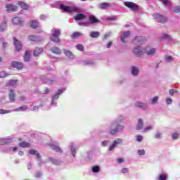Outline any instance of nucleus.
Returning <instances> with one entry per match:
<instances>
[{"mask_svg":"<svg viewBox=\"0 0 180 180\" xmlns=\"http://www.w3.org/2000/svg\"><path fill=\"white\" fill-rule=\"evenodd\" d=\"M49 147L52 148L54 151H56V153H63V149L58 146V143H50Z\"/></svg>","mask_w":180,"mask_h":180,"instance_id":"nucleus-7","label":"nucleus"},{"mask_svg":"<svg viewBox=\"0 0 180 180\" xmlns=\"http://www.w3.org/2000/svg\"><path fill=\"white\" fill-rule=\"evenodd\" d=\"M71 153H72V155L75 157V153H77V151L75 150V148L72 146L71 147Z\"/></svg>","mask_w":180,"mask_h":180,"instance_id":"nucleus-51","label":"nucleus"},{"mask_svg":"<svg viewBox=\"0 0 180 180\" xmlns=\"http://www.w3.org/2000/svg\"><path fill=\"white\" fill-rule=\"evenodd\" d=\"M172 139H173V140H176V139H179V134H178V133L173 134Z\"/></svg>","mask_w":180,"mask_h":180,"instance_id":"nucleus-46","label":"nucleus"},{"mask_svg":"<svg viewBox=\"0 0 180 180\" xmlns=\"http://www.w3.org/2000/svg\"><path fill=\"white\" fill-rule=\"evenodd\" d=\"M158 101V96H155L153 99H152V103L153 105H155V103H157V102Z\"/></svg>","mask_w":180,"mask_h":180,"instance_id":"nucleus-48","label":"nucleus"},{"mask_svg":"<svg viewBox=\"0 0 180 180\" xmlns=\"http://www.w3.org/2000/svg\"><path fill=\"white\" fill-rule=\"evenodd\" d=\"M13 44L15 47L16 51H18V52L20 51V50H22V43L20 42V41L18 40L15 37H13Z\"/></svg>","mask_w":180,"mask_h":180,"instance_id":"nucleus-6","label":"nucleus"},{"mask_svg":"<svg viewBox=\"0 0 180 180\" xmlns=\"http://www.w3.org/2000/svg\"><path fill=\"white\" fill-rule=\"evenodd\" d=\"M60 9L68 13H72V12H75L76 13H79L81 12V9L76 6H69L61 4Z\"/></svg>","mask_w":180,"mask_h":180,"instance_id":"nucleus-3","label":"nucleus"},{"mask_svg":"<svg viewBox=\"0 0 180 180\" xmlns=\"http://www.w3.org/2000/svg\"><path fill=\"white\" fill-rule=\"evenodd\" d=\"M121 172L122 174H127L129 172V169L124 167L123 169H122Z\"/></svg>","mask_w":180,"mask_h":180,"instance_id":"nucleus-52","label":"nucleus"},{"mask_svg":"<svg viewBox=\"0 0 180 180\" xmlns=\"http://www.w3.org/2000/svg\"><path fill=\"white\" fill-rule=\"evenodd\" d=\"M76 49L79 50V51H84V45L82 44H78L76 46Z\"/></svg>","mask_w":180,"mask_h":180,"instance_id":"nucleus-39","label":"nucleus"},{"mask_svg":"<svg viewBox=\"0 0 180 180\" xmlns=\"http://www.w3.org/2000/svg\"><path fill=\"white\" fill-rule=\"evenodd\" d=\"M123 129V125L119 124V122H117V121H114L109 126L108 133L111 136H115V134H117L119 131H122Z\"/></svg>","mask_w":180,"mask_h":180,"instance_id":"nucleus-2","label":"nucleus"},{"mask_svg":"<svg viewBox=\"0 0 180 180\" xmlns=\"http://www.w3.org/2000/svg\"><path fill=\"white\" fill-rule=\"evenodd\" d=\"M143 127H144V124L143 122V120L139 119L138 120V123L136 125V130H141L143 129Z\"/></svg>","mask_w":180,"mask_h":180,"instance_id":"nucleus-17","label":"nucleus"},{"mask_svg":"<svg viewBox=\"0 0 180 180\" xmlns=\"http://www.w3.org/2000/svg\"><path fill=\"white\" fill-rule=\"evenodd\" d=\"M151 129H153V127L151 126L146 127L144 128L143 132L147 133V131H149V130H151Z\"/></svg>","mask_w":180,"mask_h":180,"instance_id":"nucleus-50","label":"nucleus"},{"mask_svg":"<svg viewBox=\"0 0 180 180\" xmlns=\"http://www.w3.org/2000/svg\"><path fill=\"white\" fill-rule=\"evenodd\" d=\"M89 20L90 23H92V24L99 23V22H101V20H98L96 17H95V15H92L89 17Z\"/></svg>","mask_w":180,"mask_h":180,"instance_id":"nucleus-13","label":"nucleus"},{"mask_svg":"<svg viewBox=\"0 0 180 180\" xmlns=\"http://www.w3.org/2000/svg\"><path fill=\"white\" fill-rule=\"evenodd\" d=\"M161 133L158 132L155 135V139H161Z\"/></svg>","mask_w":180,"mask_h":180,"instance_id":"nucleus-55","label":"nucleus"},{"mask_svg":"<svg viewBox=\"0 0 180 180\" xmlns=\"http://www.w3.org/2000/svg\"><path fill=\"white\" fill-rule=\"evenodd\" d=\"M136 140L137 141H139V142L143 140V136L141 135L137 136Z\"/></svg>","mask_w":180,"mask_h":180,"instance_id":"nucleus-58","label":"nucleus"},{"mask_svg":"<svg viewBox=\"0 0 180 180\" xmlns=\"http://www.w3.org/2000/svg\"><path fill=\"white\" fill-rule=\"evenodd\" d=\"M30 27L32 29H37V27H39V21L36 20H30Z\"/></svg>","mask_w":180,"mask_h":180,"instance_id":"nucleus-11","label":"nucleus"},{"mask_svg":"<svg viewBox=\"0 0 180 180\" xmlns=\"http://www.w3.org/2000/svg\"><path fill=\"white\" fill-rule=\"evenodd\" d=\"M92 171L94 173H96L99 171V166H94L92 167Z\"/></svg>","mask_w":180,"mask_h":180,"instance_id":"nucleus-47","label":"nucleus"},{"mask_svg":"<svg viewBox=\"0 0 180 180\" xmlns=\"http://www.w3.org/2000/svg\"><path fill=\"white\" fill-rule=\"evenodd\" d=\"M41 53H43V48H37L34 51V56L37 57L38 56H40Z\"/></svg>","mask_w":180,"mask_h":180,"instance_id":"nucleus-20","label":"nucleus"},{"mask_svg":"<svg viewBox=\"0 0 180 180\" xmlns=\"http://www.w3.org/2000/svg\"><path fill=\"white\" fill-rule=\"evenodd\" d=\"M174 12L175 13H179V12H180V7H179V6H177V7L174 9Z\"/></svg>","mask_w":180,"mask_h":180,"instance_id":"nucleus-59","label":"nucleus"},{"mask_svg":"<svg viewBox=\"0 0 180 180\" xmlns=\"http://www.w3.org/2000/svg\"><path fill=\"white\" fill-rule=\"evenodd\" d=\"M101 34L99 33V32H91L90 33V36L91 37H92L93 39H96L97 37H99V35Z\"/></svg>","mask_w":180,"mask_h":180,"instance_id":"nucleus-30","label":"nucleus"},{"mask_svg":"<svg viewBox=\"0 0 180 180\" xmlns=\"http://www.w3.org/2000/svg\"><path fill=\"white\" fill-rule=\"evenodd\" d=\"M161 2L164 4V5H168V4H169V0H160Z\"/></svg>","mask_w":180,"mask_h":180,"instance_id":"nucleus-56","label":"nucleus"},{"mask_svg":"<svg viewBox=\"0 0 180 180\" xmlns=\"http://www.w3.org/2000/svg\"><path fill=\"white\" fill-rule=\"evenodd\" d=\"M51 40L54 43H60V38L59 37H57V36L52 35L51 37Z\"/></svg>","mask_w":180,"mask_h":180,"instance_id":"nucleus-32","label":"nucleus"},{"mask_svg":"<svg viewBox=\"0 0 180 180\" xmlns=\"http://www.w3.org/2000/svg\"><path fill=\"white\" fill-rule=\"evenodd\" d=\"M65 54L67 56V57H69V58H72V57H74L72 52L68 50H65Z\"/></svg>","mask_w":180,"mask_h":180,"instance_id":"nucleus-34","label":"nucleus"},{"mask_svg":"<svg viewBox=\"0 0 180 180\" xmlns=\"http://www.w3.org/2000/svg\"><path fill=\"white\" fill-rule=\"evenodd\" d=\"M19 146L21 147L22 148H26L27 147H30V143L29 142H20L19 143Z\"/></svg>","mask_w":180,"mask_h":180,"instance_id":"nucleus-27","label":"nucleus"},{"mask_svg":"<svg viewBox=\"0 0 180 180\" xmlns=\"http://www.w3.org/2000/svg\"><path fill=\"white\" fill-rule=\"evenodd\" d=\"M1 144L4 145V144H8V143H10L11 139H1Z\"/></svg>","mask_w":180,"mask_h":180,"instance_id":"nucleus-44","label":"nucleus"},{"mask_svg":"<svg viewBox=\"0 0 180 180\" xmlns=\"http://www.w3.org/2000/svg\"><path fill=\"white\" fill-rule=\"evenodd\" d=\"M144 41V38L143 37H136L135 39L132 41V43L134 44H137V43H141Z\"/></svg>","mask_w":180,"mask_h":180,"instance_id":"nucleus-16","label":"nucleus"},{"mask_svg":"<svg viewBox=\"0 0 180 180\" xmlns=\"http://www.w3.org/2000/svg\"><path fill=\"white\" fill-rule=\"evenodd\" d=\"M86 17L84 14L79 13L75 17V20H81L85 19Z\"/></svg>","mask_w":180,"mask_h":180,"instance_id":"nucleus-28","label":"nucleus"},{"mask_svg":"<svg viewBox=\"0 0 180 180\" xmlns=\"http://www.w3.org/2000/svg\"><path fill=\"white\" fill-rule=\"evenodd\" d=\"M81 36H82V34H81V32H76L72 34V37L73 39H75L77 37H81Z\"/></svg>","mask_w":180,"mask_h":180,"instance_id":"nucleus-36","label":"nucleus"},{"mask_svg":"<svg viewBox=\"0 0 180 180\" xmlns=\"http://www.w3.org/2000/svg\"><path fill=\"white\" fill-rule=\"evenodd\" d=\"M18 5L19 6H20V8H22V9H25V11H27V9H29V6H27V4L25 2L20 1L18 2Z\"/></svg>","mask_w":180,"mask_h":180,"instance_id":"nucleus-25","label":"nucleus"},{"mask_svg":"<svg viewBox=\"0 0 180 180\" xmlns=\"http://www.w3.org/2000/svg\"><path fill=\"white\" fill-rule=\"evenodd\" d=\"M51 52L53 54H60L61 53V49L58 47H53L51 49Z\"/></svg>","mask_w":180,"mask_h":180,"instance_id":"nucleus-22","label":"nucleus"},{"mask_svg":"<svg viewBox=\"0 0 180 180\" xmlns=\"http://www.w3.org/2000/svg\"><path fill=\"white\" fill-rule=\"evenodd\" d=\"M49 161L54 164L55 165H58V164H61V160L58 159H54L53 158H49Z\"/></svg>","mask_w":180,"mask_h":180,"instance_id":"nucleus-26","label":"nucleus"},{"mask_svg":"<svg viewBox=\"0 0 180 180\" xmlns=\"http://www.w3.org/2000/svg\"><path fill=\"white\" fill-rule=\"evenodd\" d=\"M116 147V145L115 143H112L110 147H109V151H112Z\"/></svg>","mask_w":180,"mask_h":180,"instance_id":"nucleus-57","label":"nucleus"},{"mask_svg":"<svg viewBox=\"0 0 180 180\" xmlns=\"http://www.w3.org/2000/svg\"><path fill=\"white\" fill-rule=\"evenodd\" d=\"M29 154H30L31 155H35L36 158L38 161H40V160H41V155L36 150L32 149V150H29Z\"/></svg>","mask_w":180,"mask_h":180,"instance_id":"nucleus-10","label":"nucleus"},{"mask_svg":"<svg viewBox=\"0 0 180 180\" xmlns=\"http://www.w3.org/2000/svg\"><path fill=\"white\" fill-rule=\"evenodd\" d=\"M120 143H122V139H115L113 143L115 145V146H117V144H120Z\"/></svg>","mask_w":180,"mask_h":180,"instance_id":"nucleus-43","label":"nucleus"},{"mask_svg":"<svg viewBox=\"0 0 180 180\" xmlns=\"http://www.w3.org/2000/svg\"><path fill=\"white\" fill-rule=\"evenodd\" d=\"M111 34L110 33H107L104 35V39L106 40L108 37H110Z\"/></svg>","mask_w":180,"mask_h":180,"instance_id":"nucleus-62","label":"nucleus"},{"mask_svg":"<svg viewBox=\"0 0 180 180\" xmlns=\"http://www.w3.org/2000/svg\"><path fill=\"white\" fill-rule=\"evenodd\" d=\"M109 6H110V4L106 2L100 4L101 9H105V8H109Z\"/></svg>","mask_w":180,"mask_h":180,"instance_id":"nucleus-33","label":"nucleus"},{"mask_svg":"<svg viewBox=\"0 0 180 180\" xmlns=\"http://www.w3.org/2000/svg\"><path fill=\"white\" fill-rule=\"evenodd\" d=\"M171 39V36L167 34H164L162 40H169Z\"/></svg>","mask_w":180,"mask_h":180,"instance_id":"nucleus-40","label":"nucleus"},{"mask_svg":"<svg viewBox=\"0 0 180 180\" xmlns=\"http://www.w3.org/2000/svg\"><path fill=\"white\" fill-rule=\"evenodd\" d=\"M124 6L129 9H133L134 11H139V9H140V6L139 5L130 1H126L124 3Z\"/></svg>","mask_w":180,"mask_h":180,"instance_id":"nucleus-5","label":"nucleus"},{"mask_svg":"<svg viewBox=\"0 0 180 180\" xmlns=\"http://www.w3.org/2000/svg\"><path fill=\"white\" fill-rule=\"evenodd\" d=\"M6 77H9V74L6 72H0V78H6Z\"/></svg>","mask_w":180,"mask_h":180,"instance_id":"nucleus-37","label":"nucleus"},{"mask_svg":"<svg viewBox=\"0 0 180 180\" xmlns=\"http://www.w3.org/2000/svg\"><path fill=\"white\" fill-rule=\"evenodd\" d=\"M166 102H167V105H171V103H172V99H171L170 98H167Z\"/></svg>","mask_w":180,"mask_h":180,"instance_id":"nucleus-54","label":"nucleus"},{"mask_svg":"<svg viewBox=\"0 0 180 180\" xmlns=\"http://www.w3.org/2000/svg\"><path fill=\"white\" fill-rule=\"evenodd\" d=\"M130 34H131L130 31H127L122 34V35L121 36V41H122V43H126V41H124V39H127V37H129Z\"/></svg>","mask_w":180,"mask_h":180,"instance_id":"nucleus-14","label":"nucleus"},{"mask_svg":"<svg viewBox=\"0 0 180 180\" xmlns=\"http://www.w3.org/2000/svg\"><path fill=\"white\" fill-rule=\"evenodd\" d=\"M6 23V20H4V22L1 23L0 25V32H5V30H6V27H8Z\"/></svg>","mask_w":180,"mask_h":180,"instance_id":"nucleus-24","label":"nucleus"},{"mask_svg":"<svg viewBox=\"0 0 180 180\" xmlns=\"http://www.w3.org/2000/svg\"><path fill=\"white\" fill-rule=\"evenodd\" d=\"M6 113H11V110L0 109V115H6Z\"/></svg>","mask_w":180,"mask_h":180,"instance_id":"nucleus-38","label":"nucleus"},{"mask_svg":"<svg viewBox=\"0 0 180 180\" xmlns=\"http://www.w3.org/2000/svg\"><path fill=\"white\" fill-rule=\"evenodd\" d=\"M24 61H25L26 63H28V61H30V52H29V51H27L25 53Z\"/></svg>","mask_w":180,"mask_h":180,"instance_id":"nucleus-23","label":"nucleus"},{"mask_svg":"<svg viewBox=\"0 0 180 180\" xmlns=\"http://www.w3.org/2000/svg\"><path fill=\"white\" fill-rule=\"evenodd\" d=\"M169 95H171V96H174V94H178V91L174 90V89H169Z\"/></svg>","mask_w":180,"mask_h":180,"instance_id":"nucleus-42","label":"nucleus"},{"mask_svg":"<svg viewBox=\"0 0 180 180\" xmlns=\"http://www.w3.org/2000/svg\"><path fill=\"white\" fill-rule=\"evenodd\" d=\"M112 44H113V42H112V41H109L107 44V49H110V47H112Z\"/></svg>","mask_w":180,"mask_h":180,"instance_id":"nucleus-60","label":"nucleus"},{"mask_svg":"<svg viewBox=\"0 0 180 180\" xmlns=\"http://www.w3.org/2000/svg\"><path fill=\"white\" fill-rule=\"evenodd\" d=\"M155 51H157L155 48H153L150 50L147 51V49H142L140 46L135 47L133 50V53L136 56V57H140L146 54V53L148 56H154V54H155Z\"/></svg>","mask_w":180,"mask_h":180,"instance_id":"nucleus-1","label":"nucleus"},{"mask_svg":"<svg viewBox=\"0 0 180 180\" xmlns=\"http://www.w3.org/2000/svg\"><path fill=\"white\" fill-rule=\"evenodd\" d=\"M15 85H18V80L17 79L10 80L6 84V86H15Z\"/></svg>","mask_w":180,"mask_h":180,"instance_id":"nucleus-18","label":"nucleus"},{"mask_svg":"<svg viewBox=\"0 0 180 180\" xmlns=\"http://www.w3.org/2000/svg\"><path fill=\"white\" fill-rule=\"evenodd\" d=\"M52 32H53L52 33L53 36H56L58 37H60V30H53Z\"/></svg>","mask_w":180,"mask_h":180,"instance_id":"nucleus-35","label":"nucleus"},{"mask_svg":"<svg viewBox=\"0 0 180 180\" xmlns=\"http://www.w3.org/2000/svg\"><path fill=\"white\" fill-rule=\"evenodd\" d=\"M65 90V89H59L58 91L57 94L53 95V99H58V96H60V95H61L63 94V92H64Z\"/></svg>","mask_w":180,"mask_h":180,"instance_id":"nucleus-21","label":"nucleus"},{"mask_svg":"<svg viewBox=\"0 0 180 180\" xmlns=\"http://www.w3.org/2000/svg\"><path fill=\"white\" fill-rule=\"evenodd\" d=\"M159 180H167V174H162L159 175Z\"/></svg>","mask_w":180,"mask_h":180,"instance_id":"nucleus-41","label":"nucleus"},{"mask_svg":"<svg viewBox=\"0 0 180 180\" xmlns=\"http://www.w3.org/2000/svg\"><path fill=\"white\" fill-rule=\"evenodd\" d=\"M117 162L118 164H122V162H124V160L123 158H118Z\"/></svg>","mask_w":180,"mask_h":180,"instance_id":"nucleus-61","label":"nucleus"},{"mask_svg":"<svg viewBox=\"0 0 180 180\" xmlns=\"http://www.w3.org/2000/svg\"><path fill=\"white\" fill-rule=\"evenodd\" d=\"M153 18L159 23H165L167 22V18L165 16L160 13H154Z\"/></svg>","mask_w":180,"mask_h":180,"instance_id":"nucleus-4","label":"nucleus"},{"mask_svg":"<svg viewBox=\"0 0 180 180\" xmlns=\"http://www.w3.org/2000/svg\"><path fill=\"white\" fill-rule=\"evenodd\" d=\"M27 110V105H22L15 109V112H23Z\"/></svg>","mask_w":180,"mask_h":180,"instance_id":"nucleus-31","label":"nucleus"},{"mask_svg":"<svg viewBox=\"0 0 180 180\" xmlns=\"http://www.w3.org/2000/svg\"><path fill=\"white\" fill-rule=\"evenodd\" d=\"M20 101H21L22 102H23L24 101H26V97H25L24 96H21L20 97Z\"/></svg>","mask_w":180,"mask_h":180,"instance_id":"nucleus-63","label":"nucleus"},{"mask_svg":"<svg viewBox=\"0 0 180 180\" xmlns=\"http://www.w3.org/2000/svg\"><path fill=\"white\" fill-rule=\"evenodd\" d=\"M11 67L17 70H22V68H23V63H22V62L13 61L11 62Z\"/></svg>","mask_w":180,"mask_h":180,"instance_id":"nucleus-8","label":"nucleus"},{"mask_svg":"<svg viewBox=\"0 0 180 180\" xmlns=\"http://www.w3.org/2000/svg\"><path fill=\"white\" fill-rule=\"evenodd\" d=\"M27 39L31 41H40V39L36 35H29Z\"/></svg>","mask_w":180,"mask_h":180,"instance_id":"nucleus-19","label":"nucleus"},{"mask_svg":"<svg viewBox=\"0 0 180 180\" xmlns=\"http://www.w3.org/2000/svg\"><path fill=\"white\" fill-rule=\"evenodd\" d=\"M136 106H138V108H146V104L143 103H136Z\"/></svg>","mask_w":180,"mask_h":180,"instance_id":"nucleus-45","label":"nucleus"},{"mask_svg":"<svg viewBox=\"0 0 180 180\" xmlns=\"http://www.w3.org/2000/svg\"><path fill=\"white\" fill-rule=\"evenodd\" d=\"M13 23L14 25H23V21L19 17H15L13 18Z\"/></svg>","mask_w":180,"mask_h":180,"instance_id":"nucleus-12","label":"nucleus"},{"mask_svg":"<svg viewBox=\"0 0 180 180\" xmlns=\"http://www.w3.org/2000/svg\"><path fill=\"white\" fill-rule=\"evenodd\" d=\"M84 65H89L90 64H94L92 60H86L84 62Z\"/></svg>","mask_w":180,"mask_h":180,"instance_id":"nucleus-53","label":"nucleus"},{"mask_svg":"<svg viewBox=\"0 0 180 180\" xmlns=\"http://www.w3.org/2000/svg\"><path fill=\"white\" fill-rule=\"evenodd\" d=\"M8 96L10 101H12L13 102H15V101H16V95L15 94V91L13 90L10 91Z\"/></svg>","mask_w":180,"mask_h":180,"instance_id":"nucleus-15","label":"nucleus"},{"mask_svg":"<svg viewBox=\"0 0 180 180\" xmlns=\"http://www.w3.org/2000/svg\"><path fill=\"white\" fill-rule=\"evenodd\" d=\"M131 74H132V75H134V76L138 75H139V68L135 67V66L132 67Z\"/></svg>","mask_w":180,"mask_h":180,"instance_id":"nucleus-29","label":"nucleus"},{"mask_svg":"<svg viewBox=\"0 0 180 180\" xmlns=\"http://www.w3.org/2000/svg\"><path fill=\"white\" fill-rule=\"evenodd\" d=\"M167 61H172V56H167L166 58Z\"/></svg>","mask_w":180,"mask_h":180,"instance_id":"nucleus-64","label":"nucleus"},{"mask_svg":"<svg viewBox=\"0 0 180 180\" xmlns=\"http://www.w3.org/2000/svg\"><path fill=\"white\" fill-rule=\"evenodd\" d=\"M145 154H146V150H144V149L138 150L139 155H144Z\"/></svg>","mask_w":180,"mask_h":180,"instance_id":"nucleus-49","label":"nucleus"},{"mask_svg":"<svg viewBox=\"0 0 180 180\" xmlns=\"http://www.w3.org/2000/svg\"><path fill=\"white\" fill-rule=\"evenodd\" d=\"M6 8L8 12H9V11L15 12V11H18V6H16L15 5H13L12 4H6Z\"/></svg>","mask_w":180,"mask_h":180,"instance_id":"nucleus-9","label":"nucleus"}]
</instances>
